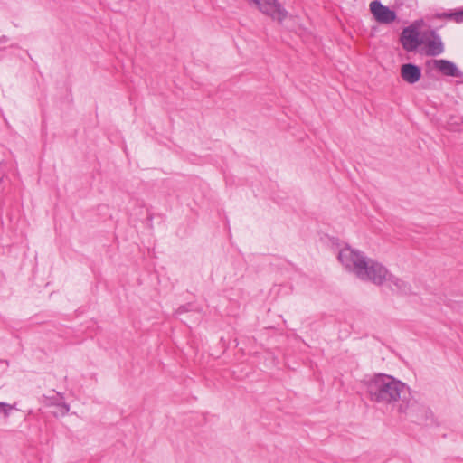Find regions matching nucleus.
I'll use <instances>...</instances> for the list:
<instances>
[{"instance_id":"11","label":"nucleus","mask_w":463,"mask_h":463,"mask_svg":"<svg viewBox=\"0 0 463 463\" xmlns=\"http://www.w3.org/2000/svg\"><path fill=\"white\" fill-rule=\"evenodd\" d=\"M450 16H452V20L458 24L463 23V10H457L451 12Z\"/></svg>"},{"instance_id":"9","label":"nucleus","mask_w":463,"mask_h":463,"mask_svg":"<svg viewBox=\"0 0 463 463\" xmlns=\"http://www.w3.org/2000/svg\"><path fill=\"white\" fill-rule=\"evenodd\" d=\"M386 281L389 283L390 288L396 293L408 295L411 292V285L408 282L392 274H389Z\"/></svg>"},{"instance_id":"5","label":"nucleus","mask_w":463,"mask_h":463,"mask_svg":"<svg viewBox=\"0 0 463 463\" xmlns=\"http://www.w3.org/2000/svg\"><path fill=\"white\" fill-rule=\"evenodd\" d=\"M402 48L407 52H414L421 46L422 34L418 28L412 24L404 28L400 38Z\"/></svg>"},{"instance_id":"4","label":"nucleus","mask_w":463,"mask_h":463,"mask_svg":"<svg viewBox=\"0 0 463 463\" xmlns=\"http://www.w3.org/2000/svg\"><path fill=\"white\" fill-rule=\"evenodd\" d=\"M250 4H254L259 10L270 16L273 20L282 22L288 12L277 0H247Z\"/></svg>"},{"instance_id":"14","label":"nucleus","mask_w":463,"mask_h":463,"mask_svg":"<svg viewBox=\"0 0 463 463\" xmlns=\"http://www.w3.org/2000/svg\"><path fill=\"white\" fill-rule=\"evenodd\" d=\"M8 41V38L6 36L0 37V43H6Z\"/></svg>"},{"instance_id":"7","label":"nucleus","mask_w":463,"mask_h":463,"mask_svg":"<svg viewBox=\"0 0 463 463\" xmlns=\"http://www.w3.org/2000/svg\"><path fill=\"white\" fill-rule=\"evenodd\" d=\"M434 68L445 76L460 77L461 72L450 61L440 59L433 61Z\"/></svg>"},{"instance_id":"8","label":"nucleus","mask_w":463,"mask_h":463,"mask_svg":"<svg viewBox=\"0 0 463 463\" xmlns=\"http://www.w3.org/2000/svg\"><path fill=\"white\" fill-rule=\"evenodd\" d=\"M402 80L410 84L416 83L421 77V71L419 66L412 63H406L401 67Z\"/></svg>"},{"instance_id":"2","label":"nucleus","mask_w":463,"mask_h":463,"mask_svg":"<svg viewBox=\"0 0 463 463\" xmlns=\"http://www.w3.org/2000/svg\"><path fill=\"white\" fill-rule=\"evenodd\" d=\"M338 260L346 270L354 273L361 280L371 281L378 286L386 282L390 274L382 263L368 259L363 252L349 246L339 251Z\"/></svg>"},{"instance_id":"12","label":"nucleus","mask_w":463,"mask_h":463,"mask_svg":"<svg viewBox=\"0 0 463 463\" xmlns=\"http://www.w3.org/2000/svg\"><path fill=\"white\" fill-rule=\"evenodd\" d=\"M56 406L59 409L60 415L61 416H65L70 411V405L66 402L57 403Z\"/></svg>"},{"instance_id":"1","label":"nucleus","mask_w":463,"mask_h":463,"mask_svg":"<svg viewBox=\"0 0 463 463\" xmlns=\"http://www.w3.org/2000/svg\"><path fill=\"white\" fill-rule=\"evenodd\" d=\"M366 387L372 402L388 405L402 401L398 411L401 413L407 412L410 406L407 397L410 395L409 387L400 380L388 374L379 373L367 382Z\"/></svg>"},{"instance_id":"6","label":"nucleus","mask_w":463,"mask_h":463,"mask_svg":"<svg viewBox=\"0 0 463 463\" xmlns=\"http://www.w3.org/2000/svg\"><path fill=\"white\" fill-rule=\"evenodd\" d=\"M370 11L374 19L380 24H389L397 18L396 13L383 5L380 1H372L369 5Z\"/></svg>"},{"instance_id":"3","label":"nucleus","mask_w":463,"mask_h":463,"mask_svg":"<svg viewBox=\"0 0 463 463\" xmlns=\"http://www.w3.org/2000/svg\"><path fill=\"white\" fill-rule=\"evenodd\" d=\"M421 46L427 56H438L444 52V43L435 30L422 33Z\"/></svg>"},{"instance_id":"13","label":"nucleus","mask_w":463,"mask_h":463,"mask_svg":"<svg viewBox=\"0 0 463 463\" xmlns=\"http://www.w3.org/2000/svg\"><path fill=\"white\" fill-rule=\"evenodd\" d=\"M450 14H451V12H444V13L436 14L434 15V17L437 19H451L452 20V16H450Z\"/></svg>"},{"instance_id":"10","label":"nucleus","mask_w":463,"mask_h":463,"mask_svg":"<svg viewBox=\"0 0 463 463\" xmlns=\"http://www.w3.org/2000/svg\"><path fill=\"white\" fill-rule=\"evenodd\" d=\"M15 408L14 404H9L6 402H0V414H3L5 418H8L11 414L12 410Z\"/></svg>"}]
</instances>
